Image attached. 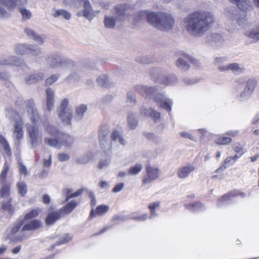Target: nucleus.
Here are the masks:
<instances>
[{"instance_id":"54","label":"nucleus","mask_w":259,"mask_h":259,"mask_svg":"<svg viewBox=\"0 0 259 259\" xmlns=\"http://www.w3.org/2000/svg\"><path fill=\"white\" fill-rule=\"evenodd\" d=\"M60 74H53L51 75L50 77L48 78L45 81V84L46 85H51L53 83L57 80V79L59 78Z\"/></svg>"},{"instance_id":"44","label":"nucleus","mask_w":259,"mask_h":259,"mask_svg":"<svg viewBox=\"0 0 259 259\" xmlns=\"http://www.w3.org/2000/svg\"><path fill=\"white\" fill-rule=\"evenodd\" d=\"M18 9L19 12L22 16L23 20H26L31 18V13L29 10L21 8V7H18Z\"/></svg>"},{"instance_id":"5","label":"nucleus","mask_w":259,"mask_h":259,"mask_svg":"<svg viewBox=\"0 0 259 259\" xmlns=\"http://www.w3.org/2000/svg\"><path fill=\"white\" fill-rule=\"evenodd\" d=\"M47 65L52 68L65 69L73 65V61L62 57L57 53L51 54L46 58Z\"/></svg>"},{"instance_id":"2","label":"nucleus","mask_w":259,"mask_h":259,"mask_svg":"<svg viewBox=\"0 0 259 259\" xmlns=\"http://www.w3.org/2000/svg\"><path fill=\"white\" fill-rule=\"evenodd\" d=\"M236 4L241 11L234 7H230L226 10V16L231 20L235 21L239 27L244 28L247 25L246 19L247 10L251 6V2L248 0H230Z\"/></svg>"},{"instance_id":"35","label":"nucleus","mask_w":259,"mask_h":259,"mask_svg":"<svg viewBox=\"0 0 259 259\" xmlns=\"http://www.w3.org/2000/svg\"><path fill=\"white\" fill-rule=\"evenodd\" d=\"M28 44H18L15 47V51L17 54L20 55H27Z\"/></svg>"},{"instance_id":"33","label":"nucleus","mask_w":259,"mask_h":259,"mask_svg":"<svg viewBox=\"0 0 259 259\" xmlns=\"http://www.w3.org/2000/svg\"><path fill=\"white\" fill-rule=\"evenodd\" d=\"M109 210V206L105 205H101L97 207L96 209V212L94 208H92L90 218H92L97 215H102L104 213L107 212Z\"/></svg>"},{"instance_id":"18","label":"nucleus","mask_w":259,"mask_h":259,"mask_svg":"<svg viewBox=\"0 0 259 259\" xmlns=\"http://www.w3.org/2000/svg\"><path fill=\"white\" fill-rule=\"evenodd\" d=\"M24 33L29 37L36 42L38 45H42L45 41V37H43L38 34L33 30L30 28L27 27L24 29Z\"/></svg>"},{"instance_id":"23","label":"nucleus","mask_w":259,"mask_h":259,"mask_svg":"<svg viewBox=\"0 0 259 259\" xmlns=\"http://www.w3.org/2000/svg\"><path fill=\"white\" fill-rule=\"evenodd\" d=\"M45 77L44 73L36 72L26 77L25 78V81L27 84H32L43 80Z\"/></svg>"},{"instance_id":"38","label":"nucleus","mask_w":259,"mask_h":259,"mask_svg":"<svg viewBox=\"0 0 259 259\" xmlns=\"http://www.w3.org/2000/svg\"><path fill=\"white\" fill-rule=\"evenodd\" d=\"M111 139L114 141H118L119 143L122 145H125L126 144V142L124 138L119 132L117 131H114L112 132L111 135Z\"/></svg>"},{"instance_id":"36","label":"nucleus","mask_w":259,"mask_h":259,"mask_svg":"<svg viewBox=\"0 0 259 259\" xmlns=\"http://www.w3.org/2000/svg\"><path fill=\"white\" fill-rule=\"evenodd\" d=\"M110 132V128L108 125H102L99 132V139L109 138Z\"/></svg>"},{"instance_id":"29","label":"nucleus","mask_w":259,"mask_h":259,"mask_svg":"<svg viewBox=\"0 0 259 259\" xmlns=\"http://www.w3.org/2000/svg\"><path fill=\"white\" fill-rule=\"evenodd\" d=\"M244 35L254 41L259 40V25L252 28L250 30L244 32Z\"/></svg>"},{"instance_id":"30","label":"nucleus","mask_w":259,"mask_h":259,"mask_svg":"<svg viewBox=\"0 0 259 259\" xmlns=\"http://www.w3.org/2000/svg\"><path fill=\"white\" fill-rule=\"evenodd\" d=\"M99 141L101 148L105 153L111 152L112 149V142L109 138L100 139Z\"/></svg>"},{"instance_id":"3","label":"nucleus","mask_w":259,"mask_h":259,"mask_svg":"<svg viewBox=\"0 0 259 259\" xmlns=\"http://www.w3.org/2000/svg\"><path fill=\"white\" fill-rule=\"evenodd\" d=\"M152 26L159 30L169 31L174 29L175 25L174 17L170 14L157 12L152 15Z\"/></svg>"},{"instance_id":"62","label":"nucleus","mask_w":259,"mask_h":259,"mask_svg":"<svg viewBox=\"0 0 259 259\" xmlns=\"http://www.w3.org/2000/svg\"><path fill=\"white\" fill-rule=\"evenodd\" d=\"M127 102L133 104H135L136 103V95L134 93L132 92H128L127 93Z\"/></svg>"},{"instance_id":"32","label":"nucleus","mask_w":259,"mask_h":259,"mask_svg":"<svg viewBox=\"0 0 259 259\" xmlns=\"http://www.w3.org/2000/svg\"><path fill=\"white\" fill-rule=\"evenodd\" d=\"M84 189L81 188L73 193H71L73 190L71 189H66L63 190V193L66 196L65 201H67L69 199L76 197L80 195L83 192Z\"/></svg>"},{"instance_id":"55","label":"nucleus","mask_w":259,"mask_h":259,"mask_svg":"<svg viewBox=\"0 0 259 259\" xmlns=\"http://www.w3.org/2000/svg\"><path fill=\"white\" fill-rule=\"evenodd\" d=\"M2 5L0 4V18H7L10 16L9 11L11 10H6Z\"/></svg>"},{"instance_id":"47","label":"nucleus","mask_w":259,"mask_h":259,"mask_svg":"<svg viewBox=\"0 0 259 259\" xmlns=\"http://www.w3.org/2000/svg\"><path fill=\"white\" fill-rule=\"evenodd\" d=\"M142 168L143 166L141 164H136L129 169L128 172L131 175H136L141 171Z\"/></svg>"},{"instance_id":"63","label":"nucleus","mask_w":259,"mask_h":259,"mask_svg":"<svg viewBox=\"0 0 259 259\" xmlns=\"http://www.w3.org/2000/svg\"><path fill=\"white\" fill-rule=\"evenodd\" d=\"M187 208L192 211H196L202 207V204L200 202H197L195 204H189L186 205Z\"/></svg>"},{"instance_id":"57","label":"nucleus","mask_w":259,"mask_h":259,"mask_svg":"<svg viewBox=\"0 0 259 259\" xmlns=\"http://www.w3.org/2000/svg\"><path fill=\"white\" fill-rule=\"evenodd\" d=\"M90 161V157L88 155L84 154L81 156L78 157L76 162L79 164H86Z\"/></svg>"},{"instance_id":"64","label":"nucleus","mask_w":259,"mask_h":259,"mask_svg":"<svg viewBox=\"0 0 259 259\" xmlns=\"http://www.w3.org/2000/svg\"><path fill=\"white\" fill-rule=\"evenodd\" d=\"M57 158L60 161H64L70 158V155L67 153H59L57 155Z\"/></svg>"},{"instance_id":"60","label":"nucleus","mask_w":259,"mask_h":259,"mask_svg":"<svg viewBox=\"0 0 259 259\" xmlns=\"http://www.w3.org/2000/svg\"><path fill=\"white\" fill-rule=\"evenodd\" d=\"M39 214V211L37 209L32 210L30 212L27 213L25 217L24 220H29L37 217Z\"/></svg>"},{"instance_id":"41","label":"nucleus","mask_w":259,"mask_h":259,"mask_svg":"<svg viewBox=\"0 0 259 259\" xmlns=\"http://www.w3.org/2000/svg\"><path fill=\"white\" fill-rule=\"evenodd\" d=\"M229 70H231L234 74H240L243 72L244 69L240 67L239 65L236 63L228 64Z\"/></svg>"},{"instance_id":"37","label":"nucleus","mask_w":259,"mask_h":259,"mask_svg":"<svg viewBox=\"0 0 259 259\" xmlns=\"http://www.w3.org/2000/svg\"><path fill=\"white\" fill-rule=\"evenodd\" d=\"M55 138L46 137L44 139V143L45 144L50 146L60 148V146L58 138Z\"/></svg>"},{"instance_id":"46","label":"nucleus","mask_w":259,"mask_h":259,"mask_svg":"<svg viewBox=\"0 0 259 259\" xmlns=\"http://www.w3.org/2000/svg\"><path fill=\"white\" fill-rule=\"evenodd\" d=\"M11 199L10 198L8 201L4 202L2 205V209L4 210H7L10 214L13 213L14 209L11 204Z\"/></svg>"},{"instance_id":"34","label":"nucleus","mask_w":259,"mask_h":259,"mask_svg":"<svg viewBox=\"0 0 259 259\" xmlns=\"http://www.w3.org/2000/svg\"><path fill=\"white\" fill-rule=\"evenodd\" d=\"M42 54L40 47L35 44H28L27 55L31 54L33 56H37Z\"/></svg>"},{"instance_id":"24","label":"nucleus","mask_w":259,"mask_h":259,"mask_svg":"<svg viewBox=\"0 0 259 259\" xmlns=\"http://www.w3.org/2000/svg\"><path fill=\"white\" fill-rule=\"evenodd\" d=\"M41 222L38 220H33L26 224L22 228V231L35 230L42 227Z\"/></svg>"},{"instance_id":"16","label":"nucleus","mask_w":259,"mask_h":259,"mask_svg":"<svg viewBox=\"0 0 259 259\" xmlns=\"http://www.w3.org/2000/svg\"><path fill=\"white\" fill-rule=\"evenodd\" d=\"M26 4L27 0H0V4L11 10H14L16 7L25 6Z\"/></svg>"},{"instance_id":"11","label":"nucleus","mask_w":259,"mask_h":259,"mask_svg":"<svg viewBox=\"0 0 259 259\" xmlns=\"http://www.w3.org/2000/svg\"><path fill=\"white\" fill-rule=\"evenodd\" d=\"M26 110L32 122H35L39 119V115L35 108L34 101L33 99H29L24 101Z\"/></svg>"},{"instance_id":"49","label":"nucleus","mask_w":259,"mask_h":259,"mask_svg":"<svg viewBox=\"0 0 259 259\" xmlns=\"http://www.w3.org/2000/svg\"><path fill=\"white\" fill-rule=\"evenodd\" d=\"M233 148L234 150L241 156L246 152L245 149L239 143H236L233 145Z\"/></svg>"},{"instance_id":"53","label":"nucleus","mask_w":259,"mask_h":259,"mask_svg":"<svg viewBox=\"0 0 259 259\" xmlns=\"http://www.w3.org/2000/svg\"><path fill=\"white\" fill-rule=\"evenodd\" d=\"M72 237H70L68 234H65V236L61 239L60 241L56 242L55 244H53L51 246L52 249L54 248L56 245H60L61 244H64L70 241Z\"/></svg>"},{"instance_id":"17","label":"nucleus","mask_w":259,"mask_h":259,"mask_svg":"<svg viewBox=\"0 0 259 259\" xmlns=\"http://www.w3.org/2000/svg\"><path fill=\"white\" fill-rule=\"evenodd\" d=\"M257 81L255 79L251 78L246 82V87L241 94V97H246L250 96L253 92Z\"/></svg>"},{"instance_id":"13","label":"nucleus","mask_w":259,"mask_h":259,"mask_svg":"<svg viewBox=\"0 0 259 259\" xmlns=\"http://www.w3.org/2000/svg\"><path fill=\"white\" fill-rule=\"evenodd\" d=\"M153 101L157 105L168 111H171V101L166 99L164 96L160 93L156 94L153 97Z\"/></svg>"},{"instance_id":"31","label":"nucleus","mask_w":259,"mask_h":259,"mask_svg":"<svg viewBox=\"0 0 259 259\" xmlns=\"http://www.w3.org/2000/svg\"><path fill=\"white\" fill-rule=\"evenodd\" d=\"M127 122L130 130H135L138 125V120L136 116L133 113H130L127 116Z\"/></svg>"},{"instance_id":"20","label":"nucleus","mask_w":259,"mask_h":259,"mask_svg":"<svg viewBox=\"0 0 259 259\" xmlns=\"http://www.w3.org/2000/svg\"><path fill=\"white\" fill-rule=\"evenodd\" d=\"M13 136L14 138L16 139L18 144H19V141L23 138L22 121L21 119L17 120L15 121Z\"/></svg>"},{"instance_id":"21","label":"nucleus","mask_w":259,"mask_h":259,"mask_svg":"<svg viewBox=\"0 0 259 259\" xmlns=\"http://www.w3.org/2000/svg\"><path fill=\"white\" fill-rule=\"evenodd\" d=\"M195 170V167L192 165H187L179 168L177 175L180 179H185Z\"/></svg>"},{"instance_id":"14","label":"nucleus","mask_w":259,"mask_h":259,"mask_svg":"<svg viewBox=\"0 0 259 259\" xmlns=\"http://www.w3.org/2000/svg\"><path fill=\"white\" fill-rule=\"evenodd\" d=\"M135 90L145 98L151 97L154 96L158 90V88L156 87H148L142 85H138L136 86Z\"/></svg>"},{"instance_id":"52","label":"nucleus","mask_w":259,"mask_h":259,"mask_svg":"<svg viewBox=\"0 0 259 259\" xmlns=\"http://www.w3.org/2000/svg\"><path fill=\"white\" fill-rule=\"evenodd\" d=\"M17 186L19 193L22 196H24L27 192V186L24 182H19L17 184Z\"/></svg>"},{"instance_id":"4","label":"nucleus","mask_w":259,"mask_h":259,"mask_svg":"<svg viewBox=\"0 0 259 259\" xmlns=\"http://www.w3.org/2000/svg\"><path fill=\"white\" fill-rule=\"evenodd\" d=\"M150 75L155 82L166 85H172L178 82V78L174 75L165 74L160 68H153L150 72Z\"/></svg>"},{"instance_id":"51","label":"nucleus","mask_w":259,"mask_h":259,"mask_svg":"<svg viewBox=\"0 0 259 259\" xmlns=\"http://www.w3.org/2000/svg\"><path fill=\"white\" fill-rule=\"evenodd\" d=\"M15 59L14 56H10L7 58H0V65H11L12 64V62Z\"/></svg>"},{"instance_id":"59","label":"nucleus","mask_w":259,"mask_h":259,"mask_svg":"<svg viewBox=\"0 0 259 259\" xmlns=\"http://www.w3.org/2000/svg\"><path fill=\"white\" fill-rule=\"evenodd\" d=\"M23 222L20 221L19 222L16 223L13 227L11 230V234L14 235L16 234L19 230L20 227L23 225Z\"/></svg>"},{"instance_id":"1","label":"nucleus","mask_w":259,"mask_h":259,"mask_svg":"<svg viewBox=\"0 0 259 259\" xmlns=\"http://www.w3.org/2000/svg\"><path fill=\"white\" fill-rule=\"evenodd\" d=\"M214 22L213 15L207 11H196L187 15L184 19L186 31L196 37L202 36Z\"/></svg>"},{"instance_id":"10","label":"nucleus","mask_w":259,"mask_h":259,"mask_svg":"<svg viewBox=\"0 0 259 259\" xmlns=\"http://www.w3.org/2000/svg\"><path fill=\"white\" fill-rule=\"evenodd\" d=\"M65 70L70 69L71 73L65 78V81L68 83L70 82H78L82 76V72L79 67L76 66L73 62V65L70 67H66Z\"/></svg>"},{"instance_id":"22","label":"nucleus","mask_w":259,"mask_h":259,"mask_svg":"<svg viewBox=\"0 0 259 259\" xmlns=\"http://www.w3.org/2000/svg\"><path fill=\"white\" fill-rule=\"evenodd\" d=\"M44 128L46 133L53 137L58 138V135L61 132L48 121L44 122Z\"/></svg>"},{"instance_id":"61","label":"nucleus","mask_w":259,"mask_h":259,"mask_svg":"<svg viewBox=\"0 0 259 259\" xmlns=\"http://www.w3.org/2000/svg\"><path fill=\"white\" fill-rule=\"evenodd\" d=\"M151 109H153V108H150L149 109H147L145 106H142L141 107L140 111L142 115L146 116H150L151 114L152 113Z\"/></svg>"},{"instance_id":"27","label":"nucleus","mask_w":259,"mask_h":259,"mask_svg":"<svg viewBox=\"0 0 259 259\" xmlns=\"http://www.w3.org/2000/svg\"><path fill=\"white\" fill-rule=\"evenodd\" d=\"M222 36L218 33H211L208 37V41L211 44L220 46L224 42Z\"/></svg>"},{"instance_id":"25","label":"nucleus","mask_w":259,"mask_h":259,"mask_svg":"<svg viewBox=\"0 0 259 259\" xmlns=\"http://www.w3.org/2000/svg\"><path fill=\"white\" fill-rule=\"evenodd\" d=\"M155 13L154 12H149L148 11H140L138 13L136 18V20L138 21L147 19V22L152 25V21L151 19L152 15H154Z\"/></svg>"},{"instance_id":"43","label":"nucleus","mask_w":259,"mask_h":259,"mask_svg":"<svg viewBox=\"0 0 259 259\" xmlns=\"http://www.w3.org/2000/svg\"><path fill=\"white\" fill-rule=\"evenodd\" d=\"M76 205V202L72 201L64 206V207L61 209V210H63L66 213L68 214L71 212V211L75 207Z\"/></svg>"},{"instance_id":"45","label":"nucleus","mask_w":259,"mask_h":259,"mask_svg":"<svg viewBox=\"0 0 259 259\" xmlns=\"http://www.w3.org/2000/svg\"><path fill=\"white\" fill-rule=\"evenodd\" d=\"M54 16L55 17L62 16L67 20H68L71 18V15L70 13L63 10L56 11L55 13L54 14Z\"/></svg>"},{"instance_id":"26","label":"nucleus","mask_w":259,"mask_h":259,"mask_svg":"<svg viewBox=\"0 0 259 259\" xmlns=\"http://www.w3.org/2000/svg\"><path fill=\"white\" fill-rule=\"evenodd\" d=\"M87 106L84 104H81L76 106L74 116V119L77 121L81 120L83 117L84 113L87 110Z\"/></svg>"},{"instance_id":"39","label":"nucleus","mask_w":259,"mask_h":259,"mask_svg":"<svg viewBox=\"0 0 259 259\" xmlns=\"http://www.w3.org/2000/svg\"><path fill=\"white\" fill-rule=\"evenodd\" d=\"M97 82L99 85L103 87H107L110 85L108 76L105 74L99 76L97 79Z\"/></svg>"},{"instance_id":"48","label":"nucleus","mask_w":259,"mask_h":259,"mask_svg":"<svg viewBox=\"0 0 259 259\" xmlns=\"http://www.w3.org/2000/svg\"><path fill=\"white\" fill-rule=\"evenodd\" d=\"M9 170V166L7 164H5L4 165V169L2 170L0 175V181L2 184H5L6 183L7 174Z\"/></svg>"},{"instance_id":"28","label":"nucleus","mask_w":259,"mask_h":259,"mask_svg":"<svg viewBox=\"0 0 259 259\" xmlns=\"http://www.w3.org/2000/svg\"><path fill=\"white\" fill-rule=\"evenodd\" d=\"M61 210L53 211L49 213L46 219V224L48 225L53 224L57 220L61 218Z\"/></svg>"},{"instance_id":"19","label":"nucleus","mask_w":259,"mask_h":259,"mask_svg":"<svg viewBox=\"0 0 259 259\" xmlns=\"http://www.w3.org/2000/svg\"><path fill=\"white\" fill-rule=\"evenodd\" d=\"M57 138L59 140L60 146L63 145L66 147H70L74 142L73 137L63 132L59 133Z\"/></svg>"},{"instance_id":"58","label":"nucleus","mask_w":259,"mask_h":259,"mask_svg":"<svg viewBox=\"0 0 259 259\" xmlns=\"http://www.w3.org/2000/svg\"><path fill=\"white\" fill-rule=\"evenodd\" d=\"M152 113L151 114V118L154 120L155 122H159L161 120L160 113L157 112L155 110L151 109Z\"/></svg>"},{"instance_id":"7","label":"nucleus","mask_w":259,"mask_h":259,"mask_svg":"<svg viewBox=\"0 0 259 259\" xmlns=\"http://www.w3.org/2000/svg\"><path fill=\"white\" fill-rule=\"evenodd\" d=\"M30 143L33 147H35L41 142V135L37 126L30 125L27 127Z\"/></svg>"},{"instance_id":"8","label":"nucleus","mask_w":259,"mask_h":259,"mask_svg":"<svg viewBox=\"0 0 259 259\" xmlns=\"http://www.w3.org/2000/svg\"><path fill=\"white\" fill-rule=\"evenodd\" d=\"M189 63L195 65L197 67L199 66V62L189 55H185L183 57L179 58L176 62V66L183 71H187L190 68Z\"/></svg>"},{"instance_id":"56","label":"nucleus","mask_w":259,"mask_h":259,"mask_svg":"<svg viewBox=\"0 0 259 259\" xmlns=\"http://www.w3.org/2000/svg\"><path fill=\"white\" fill-rule=\"evenodd\" d=\"M232 141L231 138L229 137H220L216 141V143L218 145H227Z\"/></svg>"},{"instance_id":"6","label":"nucleus","mask_w":259,"mask_h":259,"mask_svg":"<svg viewBox=\"0 0 259 259\" xmlns=\"http://www.w3.org/2000/svg\"><path fill=\"white\" fill-rule=\"evenodd\" d=\"M69 101L64 99L56 110L57 115L62 122L66 125H71L73 118L72 110L68 107Z\"/></svg>"},{"instance_id":"12","label":"nucleus","mask_w":259,"mask_h":259,"mask_svg":"<svg viewBox=\"0 0 259 259\" xmlns=\"http://www.w3.org/2000/svg\"><path fill=\"white\" fill-rule=\"evenodd\" d=\"M147 178L143 180V184H149L157 179L159 177V169L151 166L149 164L146 165Z\"/></svg>"},{"instance_id":"50","label":"nucleus","mask_w":259,"mask_h":259,"mask_svg":"<svg viewBox=\"0 0 259 259\" xmlns=\"http://www.w3.org/2000/svg\"><path fill=\"white\" fill-rule=\"evenodd\" d=\"M3 187L1 190V195L3 197H7L10 195V186L8 184H3Z\"/></svg>"},{"instance_id":"15","label":"nucleus","mask_w":259,"mask_h":259,"mask_svg":"<svg viewBox=\"0 0 259 259\" xmlns=\"http://www.w3.org/2000/svg\"><path fill=\"white\" fill-rule=\"evenodd\" d=\"M72 3L75 4L83 3V16L88 19L91 20L94 16L93 10L90 2L88 0H70Z\"/></svg>"},{"instance_id":"40","label":"nucleus","mask_w":259,"mask_h":259,"mask_svg":"<svg viewBox=\"0 0 259 259\" xmlns=\"http://www.w3.org/2000/svg\"><path fill=\"white\" fill-rule=\"evenodd\" d=\"M116 19L113 17L105 16L104 23L106 27L113 28L115 25Z\"/></svg>"},{"instance_id":"42","label":"nucleus","mask_w":259,"mask_h":259,"mask_svg":"<svg viewBox=\"0 0 259 259\" xmlns=\"http://www.w3.org/2000/svg\"><path fill=\"white\" fill-rule=\"evenodd\" d=\"M0 143L3 146L5 153L8 155H11V149L9 146V144L5 139V138L2 135H0Z\"/></svg>"},{"instance_id":"9","label":"nucleus","mask_w":259,"mask_h":259,"mask_svg":"<svg viewBox=\"0 0 259 259\" xmlns=\"http://www.w3.org/2000/svg\"><path fill=\"white\" fill-rule=\"evenodd\" d=\"M132 9L127 4H119L115 7L116 19L119 21H124L130 15Z\"/></svg>"}]
</instances>
